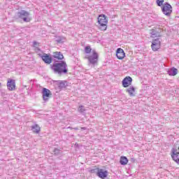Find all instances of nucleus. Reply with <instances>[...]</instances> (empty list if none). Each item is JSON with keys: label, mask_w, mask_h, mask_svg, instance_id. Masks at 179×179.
<instances>
[{"label": "nucleus", "mask_w": 179, "mask_h": 179, "mask_svg": "<svg viewBox=\"0 0 179 179\" xmlns=\"http://www.w3.org/2000/svg\"><path fill=\"white\" fill-rule=\"evenodd\" d=\"M51 69L55 73H57L58 75L68 73V65L64 61L54 63L51 65Z\"/></svg>", "instance_id": "obj_1"}, {"label": "nucleus", "mask_w": 179, "mask_h": 179, "mask_svg": "<svg viewBox=\"0 0 179 179\" xmlns=\"http://www.w3.org/2000/svg\"><path fill=\"white\" fill-rule=\"evenodd\" d=\"M86 58L88 59L89 64L93 66L97 65V62H99V54L94 50L92 51V55H87Z\"/></svg>", "instance_id": "obj_2"}, {"label": "nucleus", "mask_w": 179, "mask_h": 179, "mask_svg": "<svg viewBox=\"0 0 179 179\" xmlns=\"http://www.w3.org/2000/svg\"><path fill=\"white\" fill-rule=\"evenodd\" d=\"M98 22L99 24V29L102 31H106L107 30V23L108 20L105 15H100L98 17Z\"/></svg>", "instance_id": "obj_3"}, {"label": "nucleus", "mask_w": 179, "mask_h": 179, "mask_svg": "<svg viewBox=\"0 0 179 179\" xmlns=\"http://www.w3.org/2000/svg\"><path fill=\"white\" fill-rule=\"evenodd\" d=\"M161 8L162 13H164L165 16H171V13H173V6L169 3H165Z\"/></svg>", "instance_id": "obj_4"}, {"label": "nucleus", "mask_w": 179, "mask_h": 179, "mask_svg": "<svg viewBox=\"0 0 179 179\" xmlns=\"http://www.w3.org/2000/svg\"><path fill=\"white\" fill-rule=\"evenodd\" d=\"M29 15H30V13H29V12L24 10H22L17 13V16L20 19H22V20H24V22H30V20L27 19V17H29Z\"/></svg>", "instance_id": "obj_5"}, {"label": "nucleus", "mask_w": 179, "mask_h": 179, "mask_svg": "<svg viewBox=\"0 0 179 179\" xmlns=\"http://www.w3.org/2000/svg\"><path fill=\"white\" fill-rule=\"evenodd\" d=\"M162 42L160 41V38H157L154 40H152L151 48L152 51H157V50H159L161 46Z\"/></svg>", "instance_id": "obj_6"}, {"label": "nucleus", "mask_w": 179, "mask_h": 179, "mask_svg": "<svg viewBox=\"0 0 179 179\" xmlns=\"http://www.w3.org/2000/svg\"><path fill=\"white\" fill-rule=\"evenodd\" d=\"M42 96L44 101H48L50 97L52 96L51 91L47 88H43L42 90Z\"/></svg>", "instance_id": "obj_7"}, {"label": "nucleus", "mask_w": 179, "mask_h": 179, "mask_svg": "<svg viewBox=\"0 0 179 179\" xmlns=\"http://www.w3.org/2000/svg\"><path fill=\"white\" fill-rule=\"evenodd\" d=\"M96 176L99 178L106 179L108 176V171L103 169H98Z\"/></svg>", "instance_id": "obj_8"}, {"label": "nucleus", "mask_w": 179, "mask_h": 179, "mask_svg": "<svg viewBox=\"0 0 179 179\" xmlns=\"http://www.w3.org/2000/svg\"><path fill=\"white\" fill-rule=\"evenodd\" d=\"M172 154H171V157L173 159V161L176 162V163H177V164H179V152H178V150H177L176 148H173L171 150Z\"/></svg>", "instance_id": "obj_9"}, {"label": "nucleus", "mask_w": 179, "mask_h": 179, "mask_svg": "<svg viewBox=\"0 0 179 179\" xmlns=\"http://www.w3.org/2000/svg\"><path fill=\"white\" fill-rule=\"evenodd\" d=\"M123 87H129L132 84V78L126 77L122 82Z\"/></svg>", "instance_id": "obj_10"}, {"label": "nucleus", "mask_w": 179, "mask_h": 179, "mask_svg": "<svg viewBox=\"0 0 179 179\" xmlns=\"http://www.w3.org/2000/svg\"><path fill=\"white\" fill-rule=\"evenodd\" d=\"M7 87L10 91L15 90L16 87V83H15V80L8 79L7 82Z\"/></svg>", "instance_id": "obj_11"}, {"label": "nucleus", "mask_w": 179, "mask_h": 179, "mask_svg": "<svg viewBox=\"0 0 179 179\" xmlns=\"http://www.w3.org/2000/svg\"><path fill=\"white\" fill-rule=\"evenodd\" d=\"M39 57L42 58L45 64H51L52 62V58L45 53L43 55H39Z\"/></svg>", "instance_id": "obj_12"}, {"label": "nucleus", "mask_w": 179, "mask_h": 179, "mask_svg": "<svg viewBox=\"0 0 179 179\" xmlns=\"http://www.w3.org/2000/svg\"><path fill=\"white\" fill-rule=\"evenodd\" d=\"M116 57L118 59H124L125 57V52L122 48H117L116 52Z\"/></svg>", "instance_id": "obj_13"}, {"label": "nucleus", "mask_w": 179, "mask_h": 179, "mask_svg": "<svg viewBox=\"0 0 179 179\" xmlns=\"http://www.w3.org/2000/svg\"><path fill=\"white\" fill-rule=\"evenodd\" d=\"M52 57L55 58V61H57V59H64V55L60 52H54Z\"/></svg>", "instance_id": "obj_14"}, {"label": "nucleus", "mask_w": 179, "mask_h": 179, "mask_svg": "<svg viewBox=\"0 0 179 179\" xmlns=\"http://www.w3.org/2000/svg\"><path fill=\"white\" fill-rule=\"evenodd\" d=\"M126 92L129 93L130 97H134V96H135V87L134 86H130L127 89Z\"/></svg>", "instance_id": "obj_15"}, {"label": "nucleus", "mask_w": 179, "mask_h": 179, "mask_svg": "<svg viewBox=\"0 0 179 179\" xmlns=\"http://www.w3.org/2000/svg\"><path fill=\"white\" fill-rule=\"evenodd\" d=\"M31 131L34 132L35 134H40L41 128L38 124H36L31 127Z\"/></svg>", "instance_id": "obj_16"}, {"label": "nucleus", "mask_w": 179, "mask_h": 179, "mask_svg": "<svg viewBox=\"0 0 179 179\" xmlns=\"http://www.w3.org/2000/svg\"><path fill=\"white\" fill-rule=\"evenodd\" d=\"M178 73V70L176 68H172L168 71L169 76H176Z\"/></svg>", "instance_id": "obj_17"}, {"label": "nucleus", "mask_w": 179, "mask_h": 179, "mask_svg": "<svg viewBox=\"0 0 179 179\" xmlns=\"http://www.w3.org/2000/svg\"><path fill=\"white\" fill-rule=\"evenodd\" d=\"M150 34H151L150 37L152 38H155V37H160V33H159L156 29H151Z\"/></svg>", "instance_id": "obj_18"}, {"label": "nucleus", "mask_w": 179, "mask_h": 179, "mask_svg": "<svg viewBox=\"0 0 179 179\" xmlns=\"http://www.w3.org/2000/svg\"><path fill=\"white\" fill-rule=\"evenodd\" d=\"M120 163L122 166H126V164H128V158L127 157H121Z\"/></svg>", "instance_id": "obj_19"}, {"label": "nucleus", "mask_w": 179, "mask_h": 179, "mask_svg": "<svg viewBox=\"0 0 179 179\" xmlns=\"http://www.w3.org/2000/svg\"><path fill=\"white\" fill-rule=\"evenodd\" d=\"M57 85L59 86V89H65V82L64 81H56Z\"/></svg>", "instance_id": "obj_20"}, {"label": "nucleus", "mask_w": 179, "mask_h": 179, "mask_svg": "<svg viewBox=\"0 0 179 179\" xmlns=\"http://www.w3.org/2000/svg\"><path fill=\"white\" fill-rule=\"evenodd\" d=\"M57 43H65L66 41V38L64 36H57L56 37Z\"/></svg>", "instance_id": "obj_21"}, {"label": "nucleus", "mask_w": 179, "mask_h": 179, "mask_svg": "<svg viewBox=\"0 0 179 179\" xmlns=\"http://www.w3.org/2000/svg\"><path fill=\"white\" fill-rule=\"evenodd\" d=\"M85 51L86 54H90V52H92V48H90V46H87L85 48Z\"/></svg>", "instance_id": "obj_22"}, {"label": "nucleus", "mask_w": 179, "mask_h": 179, "mask_svg": "<svg viewBox=\"0 0 179 179\" xmlns=\"http://www.w3.org/2000/svg\"><path fill=\"white\" fill-rule=\"evenodd\" d=\"M79 113H85L86 111V108L83 106H80L78 108Z\"/></svg>", "instance_id": "obj_23"}, {"label": "nucleus", "mask_w": 179, "mask_h": 179, "mask_svg": "<svg viewBox=\"0 0 179 179\" xmlns=\"http://www.w3.org/2000/svg\"><path fill=\"white\" fill-rule=\"evenodd\" d=\"M164 3V0H157V5L158 6H162Z\"/></svg>", "instance_id": "obj_24"}, {"label": "nucleus", "mask_w": 179, "mask_h": 179, "mask_svg": "<svg viewBox=\"0 0 179 179\" xmlns=\"http://www.w3.org/2000/svg\"><path fill=\"white\" fill-rule=\"evenodd\" d=\"M54 153H55V155H59L60 151H59V149L55 148V149L54 150Z\"/></svg>", "instance_id": "obj_25"}, {"label": "nucleus", "mask_w": 179, "mask_h": 179, "mask_svg": "<svg viewBox=\"0 0 179 179\" xmlns=\"http://www.w3.org/2000/svg\"><path fill=\"white\" fill-rule=\"evenodd\" d=\"M33 45L34 47H38V43H37L36 41H34Z\"/></svg>", "instance_id": "obj_26"}, {"label": "nucleus", "mask_w": 179, "mask_h": 179, "mask_svg": "<svg viewBox=\"0 0 179 179\" xmlns=\"http://www.w3.org/2000/svg\"><path fill=\"white\" fill-rule=\"evenodd\" d=\"M74 129H76V131H78V127L74 128Z\"/></svg>", "instance_id": "obj_27"}, {"label": "nucleus", "mask_w": 179, "mask_h": 179, "mask_svg": "<svg viewBox=\"0 0 179 179\" xmlns=\"http://www.w3.org/2000/svg\"><path fill=\"white\" fill-rule=\"evenodd\" d=\"M69 129H72V127H69Z\"/></svg>", "instance_id": "obj_28"}, {"label": "nucleus", "mask_w": 179, "mask_h": 179, "mask_svg": "<svg viewBox=\"0 0 179 179\" xmlns=\"http://www.w3.org/2000/svg\"><path fill=\"white\" fill-rule=\"evenodd\" d=\"M81 129H86V128H85V127H83V128H81Z\"/></svg>", "instance_id": "obj_29"}]
</instances>
